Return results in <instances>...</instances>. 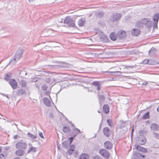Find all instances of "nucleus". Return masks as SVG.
Here are the masks:
<instances>
[{"label":"nucleus","instance_id":"f257e3e1","mask_svg":"<svg viewBox=\"0 0 159 159\" xmlns=\"http://www.w3.org/2000/svg\"><path fill=\"white\" fill-rule=\"evenodd\" d=\"M64 23L67 24L69 27H72L74 28L76 27L75 21L71 19L70 17H66L64 20Z\"/></svg>","mask_w":159,"mask_h":159},{"label":"nucleus","instance_id":"f03ea898","mask_svg":"<svg viewBox=\"0 0 159 159\" xmlns=\"http://www.w3.org/2000/svg\"><path fill=\"white\" fill-rule=\"evenodd\" d=\"M16 148L20 149H25L27 147V145L26 142H19L16 145Z\"/></svg>","mask_w":159,"mask_h":159},{"label":"nucleus","instance_id":"7ed1b4c3","mask_svg":"<svg viewBox=\"0 0 159 159\" xmlns=\"http://www.w3.org/2000/svg\"><path fill=\"white\" fill-rule=\"evenodd\" d=\"M73 137H71L69 138L68 139L63 142L62 145L64 148L67 149L73 141Z\"/></svg>","mask_w":159,"mask_h":159},{"label":"nucleus","instance_id":"20e7f679","mask_svg":"<svg viewBox=\"0 0 159 159\" xmlns=\"http://www.w3.org/2000/svg\"><path fill=\"white\" fill-rule=\"evenodd\" d=\"M122 14L120 13H116L113 14L111 17V20L112 21H115L119 20L121 18Z\"/></svg>","mask_w":159,"mask_h":159},{"label":"nucleus","instance_id":"39448f33","mask_svg":"<svg viewBox=\"0 0 159 159\" xmlns=\"http://www.w3.org/2000/svg\"><path fill=\"white\" fill-rule=\"evenodd\" d=\"M99 152L105 158H108L110 156L109 152L105 149H100Z\"/></svg>","mask_w":159,"mask_h":159},{"label":"nucleus","instance_id":"423d86ee","mask_svg":"<svg viewBox=\"0 0 159 159\" xmlns=\"http://www.w3.org/2000/svg\"><path fill=\"white\" fill-rule=\"evenodd\" d=\"M23 52V50L21 48L19 49L16 52L15 56L13 57L17 61H18L21 57V55Z\"/></svg>","mask_w":159,"mask_h":159},{"label":"nucleus","instance_id":"0eeeda50","mask_svg":"<svg viewBox=\"0 0 159 159\" xmlns=\"http://www.w3.org/2000/svg\"><path fill=\"white\" fill-rule=\"evenodd\" d=\"M154 22H153V25L154 28H155L157 27V24L159 18V14L156 13L153 17Z\"/></svg>","mask_w":159,"mask_h":159},{"label":"nucleus","instance_id":"6e6552de","mask_svg":"<svg viewBox=\"0 0 159 159\" xmlns=\"http://www.w3.org/2000/svg\"><path fill=\"white\" fill-rule=\"evenodd\" d=\"M138 143L141 145H144L146 143V139L144 136H141L138 139Z\"/></svg>","mask_w":159,"mask_h":159},{"label":"nucleus","instance_id":"1a4fd4ad","mask_svg":"<svg viewBox=\"0 0 159 159\" xmlns=\"http://www.w3.org/2000/svg\"><path fill=\"white\" fill-rule=\"evenodd\" d=\"M9 83L13 89H17L18 85L17 84L16 80L14 79L11 80L9 81Z\"/></svg>","mask_w":159,"mask_h":159},{"label":"nucleus","instance_id":"9d476101","mask_svg":"<svg viewBox=\"0 0 159 159\" xmlns=\"http://www.w3.org/2000/svg\"><path fill=\"white\" fill-rule=\"evenodd\" d=\"M140 31L137 29H133L131 31V34L132 35L134 36H138L139 35Z\"/></svg>","mask_w":159,"mask_h":159},{"label":"nucleus","instance_id":"9b49d317","mask_svg":"<svg viewBox=\"0 0 159 159\" xmlns=\"http://www.w3.org/2000/svg\"><path fill=\"white\" fill-rule=\"evenodd\" d=\"M92 84L96 87L97 90L98 91H99L101 89V84L99 82L94 81L92 83Z\"/></svg>","mask_w":159,"mask_h":159},{"label":"nucleus","instance_id":"f8f14e48","mask_svg":"<svg viewBox=\"0 0 159 159\" xmlns=\"http://www.w3.org/2000/svg\"><path fill=\"white\" fill-rule=\"evenodd\" d=\"M135 147H136V149L138 151L141 152L146 153L148 152V150L146 148H143L139 145H135Z\"/></svg>","mask_w":159,"mask_h":159},{"label":"nucleus","instance_id":"ddd939ff","mask_svg":"<svg viewBox=\"0 0 159 159\" xmlns=\"http://www.w3.org/2000/svg\"><path fill=\"white\" fill-rule=\"evenodd\" d=\"M43 102L47 106L50 107L51 105V102L48 98L44 97L43 98Z\"/></svg>","mask_w":159,"mask_h":159},{"label":"nucleus","instance_id":"4468645a","mask_svg":"<svg viewBox=\"0 0 159 159\" xmlns=\"http://www.w3.org/2000/svg\"><path fill=\"white\" fill-rule=\"evenodd\" d=\"M151 129L153 131H157L159 130V126L155 123H153L151 125Z\"/></svg>","mask_w":159,"mask_h":159},{"label":"nucleus","instance_id":"2eb2a0df","mask_svg":"<svg viewBox=\"0 0 159 159\" xmlns=\"http://www.w3.org/2000/svg\"><path fill=\"white\" fill-rule=\"evenodd\" d=\"M104 146L105 148L110 150L112 148V144L110 141H107L105 143Z\"/></svg>","mask_w":159,"mask_h":159},{"label":"nucleus","instance_id":"dca6fc26","mask_svg":"<svg viewBox=\"0 0 159 159\" xmlns=\"http://www.w3.org/2000/svg\"><path fill=\"white\" fill-rule=\"evenodd\" d=\"M103 110L106 114H107L109 112V107L107 104H105L103 107Z\"/></svg>","mask_w":159,"mask_h":159},{"label":"nucleus","instance_id":"f3484780","mask_svg":"<svg viewBox=\"0 0 159 159\" xmlns=\"http://www.w3.org/2000/svg\"><path fill=\"white\" fill-rule=\"evenodd\" d=\"M104 134L107 137H108L110 135V131L108 127L104 128L103 130Z\"/></svg>","mask_w":159,"mask_h":159},{"label":"nucleus","instance_id":"a211bd4d","mask_svg":"<svg viewBox=\"0 0 159 159\" xmlns=\"http://www.w3.org/2000/svg\"><path fill=\"white\" fill-rule=\"evenodd\" d=\"M125 32L124 31H120L118 33V35L119 36L120 39H122L126 37Z\"/></svg>","mask_w":159,"mask_h":159},{"label":"nucleus","instance_id":"6ab92c4d","mask_svg":"<svg viewBox=\"0 0 159 159\" xmlns=\"http://www.w3.org/2000/svg\"><path fill=\"white\" fill-rule=\"evenodd\" d=\"M98 96L99 103L100 105L101 106L102 103L104 101L105 98L104 96L102 95H98Z\"/></svg>","mask_w":159,"mask_h":159},{"label":"nucleus","instance_id":"aec40b11","mask_svg":"<svg viewBox=\"0 0 159 159\" xmlns=\"http://www.w3.org/2000/svg\"><path fill=\"white\" fill-rule=\"evenodd\" d=\"M85 19L81 18L78 21V25L79 26H83L85 24Z\"/></svg>","mask_w":159,"mask_h":159},{"label":"nucleus","instance_id":"412c9836","mask_svg":"<svg viewBox=\"0 0 159 159\" xmlns=\"http://www.w3.org/2000/svg\"><path fill=\"white\" fill-rule=\"evenodd\" d=\"M24 151L23 150L18 149L15 152L17 156H22L24 154Z\"/></svg>","mask_w":159,"mask_h":159},{"label":"nucleus","instance_id":"4be33fe9","mask_svg":"<svg viewBox=\"0 0 159 159\" xmlns=\"http://www.w3.org/2000/svg\"><path fill=\"white\" fill-rule=\"evenodd\" d=\"M37 151V148L35 147H33V146H31L29 149L28 150V151L27 152V153H30L31 152H35Z\"/></svg>","mask_w":159,"mask_h":159},{"label":"nucleus","instance_id":"5701e85b","mask_svg":"<svg viewBox=\"0 0 159 159\" xmlns=\"http://www.w3.org/2000/svg\"><path fill=\"white\" fill-rule=\"evenodd\" d=\"M25 90L23 89H19L17 90V94L18 95L21 96L25 94Z\"/></svg>","mask_w":159,"mask_h":159},{"label":"nucleus","instance_id":"b1692460","mask_svg":"<svg viewBox=\"0 0 159 159\" xmlns=\"http://www.w3.org/2000/svg\"><path fill=\"white\" fill-rule=\"evenodd\" d=\"M20 85L22 87H25L26 86L27 82L25 80H22L19 82Z\"/></svg>","mask_w":159,"mask_h":159},{"label":"nucleus","instance_id":"393cba45","mask_svg":"<svg viewBox=\"0 0 159 159\" xmlns=\"http://www.w3.org/2000/svg\"><path fill=\"white\" fill-rule=\"evenodd\" d=\"M110 38L111 40L115 41L117 39V37L114 33H111L110 35Z\"/></svg>","mask_w":159,"mask_h":159},{"label":"nucleus","instance_id":"a878e982","mask_svg":"<svg viewBox=\"0 0 159 159\" xmlns=\"http://www.w3.org/2000/svg\"><path fill=\"white\" fill-rule=\"evenodd\" d=\"M89 157L87 154L85 153L82 154L79 158L80 159H87Z\"/></svg>","mask_w":159,"mask_h":159},{"label":"nucleus","instance_id":"bb28decb","mask_svg":"<svg viewBox=\"0 0 159 159\" xmlns=\"http://www.w3.org/2000/svg\"><path fill=\"white\" fill-rule=\"evenodd\" d=\"M140 21L141 23H142L143 25H147V23H149L148 19L147 18H144L142 19Z\"/></svg>","mask_w":159,"mask_h":159},{"label":"nucleus","instance_id":"cd10ccee","mask_svg":"<svg viewBox=\"0 0 159 159\" xmlns=\"http://www.w3.org/2000/svg\"><path fill=\"white\" fill-rule=\"evenodd\" d=\"M16 61H17L13 57L11 61L9 63L8 65H11L12 66L16 63Z\"/></svg>","mask_w":159,"mask_h":159},{"label":"nucleus","instance_id":"c85d7f7f","mask_svg":"<svg viewBox=\"0 0 159 159\" xmlns=\"http://www.w3.org/2000/svg\"><path fill=\"white\" fill-rule=\"evenodd\" d=\"M158 62H157L156 61L151 59L149 60V63H148V64L151 65H155L156 64H158Z\"/></svg>","mask_w":159,"mask_h":159},{"label":"nucleus","instance_id":"c756f323","mask_svg":"<svg viewBox=\"0 0 159 159\" xmlns=\"http://www.w3.org/2000/svg\"><path fill=\"white\" fill-rule=\"evenodd\" d=\"M63 131L65 133H69L70 132V129L69 127H64L63 129Z\"/></svg>","mask_w":159,"mask_h":159},{"label":"nucleus","instance_id":"7c9ffc66","mask_svg":"<svg viewBox=\"0 0 159 159\" xmlns=\"http://www.w3.org/2000/svg\"><path fill=\"white\" fill-rule=\"evenodd\" d=\"M28 136L32 139H35L37 137L36 135H33L29 133H28L27 134Z\"/></svg>","mask_w":159,"mask_h":159},{"label":"nucleus","instance_id":"2f4dec72","mask_svg":"<svg viewBox=\"0 0 159 159\" xmlns=\"http://www.w3.org/2000/svg\"><path fill=\"white\" fill-rule=\"evenodd\" d=\"M73 131L75 132V133H76V134L73 137H75L78 134L81 133V131L80 130L77 128H75L73 129Z\"/></svg>","mask_w":159,"mask_h":159},{"label":"nucleus","instance_id":"473e14b6","mask_svg":"<svg viewBox=\"0 0 159 159\" xmlns=\"http://www.w3.org/2000/svg\"><path fill=\"white\" fill-rule=\"evenodd\" d=\"M156 51V50L154 48H152L149 51V54L151 55L152 54L154 53Z\"/></svg>","mask_w":159,"mask_h":159},{"label":"nucleus","instance_id":"72a5a7b5","mask_svg":"<svg viewBox=\"0 0 159 159\" xmlns=\"http://www.w3.org/2000/svg\"><path fill=\"white\" fill-rule=\"evenodd\" d=\"M149 112H148L145 114L143 116V119H146L149 118Z\"/></svg>","mask_w":159,"mask_h":159},{"label":"nucleus","instance_id":"f704fd0d","mask_svg":"<svg viewBox=\"0 0 159 159\" xmlns=\"http://www.w3.org/2000/svg\"><path fill=\"white\" fill-rule=\"evenodd\" d=\"M136 26L137 27L140 28L141 27H143V25L142 24V23H141V21H139L137 22L136 24Z\"/></svg>","mask_w":159,"mask_h":159},{"label":"nucleus","instance_id":"c9c22d12","mask_svg":"<svg viewBox=\"0 0 159 159\" xmlns=\"http://www.w3.org/2000/svg\"><path fill=\"white\" fill-rule=\"evenodd\" d=\"M107 122L108 125L111 126L112 127V120L110 119H108L107 120Z\"/></svg>","mask_w":159,"mask_h":159},{"label":"nucleus","instance_id":"e433bc0d","mask_svg":"<svg viewBox=\"0 0 159 159\" xmlns=\"http://www.w3.org/2000/svg\"><path fill=\"white\" fill-rule=\"evenodd\" d=\"M134 156L137 157H140L142 156V154H140L137 152H134Z\"/></svg>","mask_w":159,"mask_h":159},{"label":"nucleus","instance_id":"4c0bfd02","mask_svg":"<svg viewBox=\"0 0 159 159\" xmlns=\"http://www.w3.org/2000/svg\"><path fill=\"white\" fill-rule=\"evenodd\" d=\"M42 89L43 91H46L47 90L48 87L46 85L44 84L42 86Z\"/></svg>","mask_w":159,"mask_h":159},{"label":"nucleus","instance_id":"58836bf2","mask_svg":"<svg viewBox=\"0 0 159 159\" xmlns=\"http://www.w3.org/2000/svg\"><path fill=\"white\" fill-rule=\"evenodd\" d=\"M154 137L157 139H159V134L155 132L153 133Z\"/></svg>","mask_w":159,"mask_h":159},{"label":"nucleus","instance_id":"ea45409f","mask_svg":"<svg viewBox=\"0 0 159 159\" xmlns=\"http://www.w3.org/2000/svg\"><path fill=\"white\" fill-rule=\"evenodd\" d=\"M10 78L9 76L8 75H6L4 77V79L6 80H9Z\"/></svg>","mask_w":159,"mask_h":159},{"label":"nucleus","instance_id":"a19ab883","mask_svg":"<svg viewBox=\"0 0 159 159\" xmlns=\"http://www.w3.org/2000/svg\"><path fill=\"white\" fill-rule=\"evenodd\" d=\"M75 148V146L74 145H71L69 148V149L74 151Z\"/></svg>","mask_w":159,"mask_h":159},{"label":"nucleus","instance_id":"79ce46f5","mask_svg":"<svg viewBox=\"0 0 159 159\" xmlns=\"http://www.w3.org/2000/svg\"><path fill=\"white\" fill-rule=\"evenodd\" d=\"M73 151L69 149L67 151L69 155H71L72 153V152Z\"/></svg>","mask_w":159,"mask_h":159},{"label":"nucleus","instance_id":"37998d69","mask_svg":"<svg viewBox=\"0 0 159 159\" xmlns=\"http://www.w3.org/2000/svg\"><path fill=\"white\" fill-rule=\"evenodd\" d=\"M39 135L42 138L44 139V137H43V133L41 132H39Z\"/></svg>","mask_w":159,"mask_h":159},{"label":"nucleus","instance_id":"c03bdc74","mask_svg":"<svg viewBox=\"0 0 159 159\" xmlns=\"http://www.w3.org/2000/svg\"><path fill=\"white\" fill-rule=\"evenodd\" d=\"M148 82H145L143 83L142 84H141V85L143 86H145L147 84H148Z\"/></svg>","mask_w":159,"mask_h":159},{"label":"nucleus","instance_id":"a18cd8bd","mask_svg":"<svg viewBox=\"0 0 159 159\" xmlns=\"http://www.w3.org/2000/svg\"><path fill=\"white\" fill-rule=\"evenodd\" d=\"M134 67V66H126L125 67V68L126 69H129V68H133V67Z\"/></svg>","mask_w":159,"mask_h":159},{"label":"nucleus","instance_id":"49530a36","mask_svg":"<svg viewBox=\"0 0 159 159\" xmlns=\"http://www.w3.org/2000/svg\"><path fill=\"white\" fill-rule=\"evenodd\" d=\"M149 60H148L147 59L144 60L143 61V62L144 63H147L148 64V63H149Z\"/></svg>","mask_w":159,"mask_h":159},{"label":"nucleus","instance_id":"de8ad7c7","mask_svg":"<svg viewBox=\"0 0 159 159\" xmlns=\"http://www.w3.org/2000/svg\"><path fill=\"white\" fill-rule=\"evenodd\" d=\"M1 94L4 96L6 97L8 99H9V97L7 96V95L3 93H1Z\"/></svg>","mask_w":159,"mask_h":159},{"label":"nucleus","instance_id":"09e8293b","mask_svg":"<svg viewBox=\"0 0 159 159\" xmlns=\"http://www.w3.org/2000/svg\"><path fill=\"white\" fill-rule=\"evenodd\" d=\"M49 117L51 118H53V115L52 113H50L49 114Z\"/></svg>","mask_w":159,"mask_h":159},{"label":"nucleus","instance_id":"8fccbe9b","mask_svg":"<svg viewBox=\"0 0 159 159\" xmlns=\"http://www.w3.org/2000/svg\"><path fill=\"white\" fill-rule=\"evenodd\" d=\"M25 74V75H26L27 74L26 73L25 71H21V72L20 73V75H21V74Z\"/></svg>","mask_w":159,"mask_h":159},{"label":"nucleus","instance_id":"3c124183","mask_svg":"<svg viewBox=\"0 0 159 159\" xmlns=\"http://www.w3.org/2000/svg\"><path fill=\"white\" fill-rule=\"evenodd\" d=\"M20 138V137L17 135H16L14 136V139H17V138Z\"/></svg>","mask_w":159,"mask_h":159},{"label":"nucleus","instance_id":"603ef678","mask_svg":"<svg viewBox=\"0 0 159 159\" xmlns=\"http://www.w3.org/2000/svg\"><path fill=\"white\" fill-rule=\"evenodd\" d=\"M65 65H66V63H64L63 64V65L62 66H60V68H61V67H65Z\"/></svg>","mask_w":159,"mask_h":159},{"label":"nucleus","instance_id":"864d4df0","mask_svg":"<svg viewBox=\"0 0 159 159\" xmlns=\"http://www.w3.org/2000/svg\"><path fill=\"white\" fill-rule=\"evenodd\" d=\"M105 72L107 73H112L113 72H112V71H106Z\"/></svg>","mask_w":159,"mask_h":159},{"label":"nucleus","instance_id":"5fc2aeb1","mask_svg":"<svg viewBox=\"0 0 159 159\" xmlns=\"http://www.w3.org/2000/svg\"><path fill=\"white\" fill-rule=\"evenodd\" d=\"M49 94V92L48 91H47L45 93V95H48Z\"/></svg>","mask_w":159,"mask_h":159},{"label":"nucleus","instance_id":"6e6d98bb","mask_svg":"<svg viewBox=\"0 0 159 159\" xmlns=\"http://www.w3.org/2000/svg\"><path fill=\"white\" fill-rule=\"evenodd\" d=\"M4 157V155L2 154H1L0 155V158H2Z\"/></svg>","mask_w":159,"mask_h":159},{"label":"nucleus","instance_id":"4d7b16f0","mask_svg":"<svg viewBox=\"0 0 159 159\" xmlns=\"http://www.w3.org/2000/svg\"><path fill=\"white\" fill-rule=\"evenodd\" d=\"M157 111L159 113V106L158 107V108H157Z\"/></svg>","mask_w":159,"mask_h":159},{"label":"nucleus","instance_id":"13d9d810","mask_svg":"<svg viewBox=\"0 0 159 159\" xmlns=\"http://www.w3.org/2000/svg\"><path fill=\"white\" fill-rule=\"evenodd\" d=\"M141 157H142L143 158H144L146 157V156L144 155H142Z\"/></svg>","mask_w":159,"mask_h":159},{"label":"nucleus","instance_id":"bf43d9fd","mask_svg":"<svg viewBox=\"0 0 159 159\" xmlns=\"http://www.w3.org/2000/svg\"><path fill=\"white\" fill-rule=\"evenodd\" d=\"M14 159H20V158L19 157H16Z\"/></svg>","mask_w":159,"mask_h":159},{"label":"nucleus","instance_id":"052dcab7","mask_svg":"<svg viewBox=\"0 0 159 159\" xmlns=\"http://www.w3.org/2000/svg\"><path fill=\"white\" fill-rule=\"evenodd\" d=\"M134 130V129H132V133H131V136H132V135L133 133V132Z\"/></svg>","mask_w":159,"mask_h":159},{"label":"nucleus","instance_id":"680f3d73","mask_svg":"<svg viewBox=\"0 0 159 159\" xmlns=\"http://www.w3.org/2000/svg\"><path fill=\"white\" fill-rule=\"evenodd\" d=\"M1 150H2V149L0 147V153L1 152Z\"/></svg>","mask_w":159,"mask_h":159},{"label":"nucleus","instance_id":"e2e57ef3","mask_svg":"<svg viewBox=\"0 0 159 159\" xmlns=\"http://www.w3.org/2000/svg\"><path fill=\"white\" fill-rule=\"evenodd\" d=\"M30 2H31L32 1H33V0H28Z\"/></svg>","mask_w":159,"mask_h":159},{"label":"nucleus","instance_id":"0e129e2a","mask_svg":"<svg viewBox=\"0 0 159 159\" xmlns=\"http://www.w3.org/2000/svg\"><path fill=\"white\" fill-rule=\"evenodd\" d=\"M98 113H100L99 111H98Z\"/></svg>","mask_w":159,"mask_h":159},{"label":"nucleus","instance_id":"69168bd1","mask_svg":"<svg viewBox=\"0 0 159 159\" xmlns=\"http://www.w3.org/2000/svg\"><path fill=\"white\" fill-rule=\"evenodd\" d=\"M79 159H80L79 158Z\"/></svg>","mask_w":159,"mask_h":159}]
</instances>
